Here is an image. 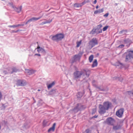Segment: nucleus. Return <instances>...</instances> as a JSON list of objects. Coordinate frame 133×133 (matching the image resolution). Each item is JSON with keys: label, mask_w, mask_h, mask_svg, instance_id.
<instances>
[{"label": "nucleus", "mask_w": 133, "mask_h": 133, "mask_svg": "<svg viewBox=\"0 0 133 133\" xmlns=\"http://www.w3.org/2000/svg\"><path fill=\"white\" fill-rule=\"evenodd\" d=\"M74 6L76 8H78L81 6L80 4L75 3L74 5Z\"/></svg>", "instance_id": "33"}, {"label": "nucleus", "mask_w": 133, "mask_h": 133, "mask_svg": "<svg viewBox=\"0 0 133 133\" xmlns=\"http://www.w3.org/2000/svg\"><path fill=\"white\" fill-rule=\"evenodd\" d=\"M42 17V16L39 17L38 18L34 17L30 19H29L31 22L33 21H36L40 19Z\"/></svg>", "instance_id": "23"}, {"label": "nucleus", "mask_w": 133, "mask_h": 133, "mask_svg": "<svg viewBox=\"0 0 133 133\" xmlns=\"http://www.w3.org/2000/svg\"><path fill=\"white\" fill-rule=\"evenodd\" d=\"M24 25V24H18L17 25H16V26H15V27H18L19 26H23Z\"/></svg>", "instance_id": "43"}, {"label": "nucleus", "mask_w": 133, "mask_h": 133, "mask_svg": "<svg viewBox=\"0 0 133 133\" xmlns=\"http://www.w3.org/2000/svg\"><path fill=\"white\" fill-rule=\"evenodd\" d=\"M114 78L115 79H117V77H115Z\"/></svg>", "instance_id": "59"}, {"label": "nucleus", "mask_w": 133, "mask_h": 133, "mask_svg": "<svg viewBox=\"0 0 133 133\" xmlns=\"http://www.w3.org/2000/svg\"><path fill=\"white\" fill-rule=\"evenodd\" d=\"M90 93H91V91H90Z\"/></svg>", "instance_id": "63"}, {"label": "nucleus", "mask_w": 133, "mask_h": 133, "mask_svg": "<svg viewBox=\"0 0 133 133\" xmlns=\"http://www.w3.org/2000/svg\"><path fill=\"white\" fill-rule=\"evenodd\" d=\"M56 123H54L53 124L52 127L50 128L48 130V132H49L51 131H55Z\"/></svg>", "instance_id": "16"}, {"label": "nucleus", "mask_w": 133, "mask_h": 133, "mask_svg": "<svg viewBox=\"0 0 133 133\" xmlns=\"http://www.w3.org/2000/svg\"><path fill=\"white\" fill-rule=\"evenodd\" d=\"M106 123L108 125L114 126L116 122L115 120L113 118L110 117L107 118L106 120Z\"/></svg>", "instance_id": "5"}, {"label": "nucleus", "mask_w": 133, "mask_h": 133, "mask_svg": "<svg viewBox=\"0 0 133 133\" xmlns=\"http://www.w3.org/2000/svg\"><path fill=\"white\" fill-rule=\"evenodd\" d=\"M40 91V89H38V91Z\"/></svg>", "instance_id": "58"}, {"label": "nucleus", "mask_w": 133, "mask_h": 133, "mask_svg": "<svg viewBox=\"0 0 133 133\" xmlns=\"http://www.w3.org/2000/svg\"><path fill=\"white\" fill-rule=\"evenodd\" d=\"M55 84V83L53 82L52 83L49 84L47 86L48 89L52 87Z\"/></svg>", "instance_id": "29"}, {"label": "nucleus", "mask_w": 133, "mask_h": 133, "mask_svg": "<svg viewBox=\"0 0 133 133\" xmlns=\"http://www.w3.org/2000/svg\"><path fill=\"white\" fill-rule=\"evenodd\" d=\"M44 20H46V21L45 22H43L41 23V24L42 25H43L44 24H46V23H51L52 21V19H51V20L49 19V20H47L46 19H44Z\"/></svg>", "instance_id": "25"}, {"label": "nucleus", "mask_w": 133, "mask_h": 133, "mask_svg": "<svg viewBox=\"0 0 133 133\" xmlns=\"http://www.w3.org/2000/svg\"><path fill=\"white\" fill-rule=\"evenodd\" d=\"M132 95L133 96V92H132Z\"/></svg>", "instance_id": "60"}, {"label": "nucleus", "mask_w": 133, "mask_h": 133, "mask_svg": "<svg viewBox=\"0 0 133 133\" xmlns=\"http://www.w3.org/2000/svg\"><path fill=\"white\" fill-rule=\"evenodd\" d=\"M102 25L100 24L96 26V28H94L91 31L90 33L94 35L95 33L97 34L101 33L102 32V30L101 29Z\"/></svg>", "instance_id": "3"}, {"label": "nucleus", "mask_w": 133, "mask_h": 133, "mask_svg": "<svg viewBox=\"0 0 133 133\" xmlns=\"http://www.w3.org/2000/svg\"><path fill=\"white\" fill-rule=\"evenodd\" d=\"M98 7H99L98 5H97L96 6V8L97 9L98 8Z\"/></svg>", "instance_id": "54"}, {"label": "nucleus", "mask_w": 133, "mask_h": 133, "mask_svg": "<svg viewBox=\"0 0 133 133\" xmlns=\"http://www.w3.org/2000/svg\"><path fill=\"white\" fill-rule=\"evenodd\" d=\"M117 5V3H116L115 4V5Z\"/></svg>", "instance_id": "57"}, {"label": "nucleus", "mask_w": 133, "mask_h": 133, "mask_svg": "<svg viewBox=\"0 0 133 133\" xmlns=\"http://www.w3.org/2000/svg\"><path fill=\"white\" fill-rule=\"evenodd\" d=\"M22 30H16V31H15L14 30H12L11 31V33H14V32H15V33H17V32L19 31H21Z\"/></svg>", "instance_id": "38"}, {"label": "nucleus", "mask_w": 133, "mask_h": 133, "mask_svg": "<svg viewBox=\"0 0 133 133\" xmlns=\"http://www.w3.org/2000/svg\"><path fill=\"white\" fill-rule=\"evenodd\" d=\"M89 130H90L89 129H87L85 131V133H89Z\"/></svg>", "instance_id": "41"}, {"label": "nucleus", "mask_w": 133, "mask_h": 133, "mask_svg": "<svg viewBox=\"0 0 133 133\" xmlns=\"http://www.w3.org/2000/svg\"><path fill=\"white\" fill-rule=\"evenodd\" d=\"M4 123L5 124H6L7 123V122L5 121H4Z\"/></svg>", "instance_id": "53"}, {"label": "nucleus", "mask_w": 133, "mask_h": 133, "mask_svg": "<svg viewBox=\"0 0 133 133\" xmlns=\"http://www.w3.org/2000/svg\"><path fill=\"white\" fill-rule=\"evenodd\" d=\"M98 44V41L96 38H92L88 43L89 46L91 47V48H92Z\"/></svg>", "instance_id": "4"}, {"label": "nucleus", "mask_w": 133, "mask_h": 133, "mask_svg": "<svg viewBox=\"0 0 133 133\" xmlns=\"http://www.w3.org/2000/svg\"><path fill=\"white\" fill-rule=\"evenodd\" d=\"M98 115H95L94 116L92 117L91 118L92 119L93 118H96L98 117Z\"/></svg>", "instance_id": "45"}, {"label": "nucleus", "mask_w": 133, "mask_h": 133, "mask_svg": "<svg viewBox=\"0 0 133 133\" xmlns=\"http://www.w3.org/2000/svg\"><path fill=\"white\" fill-rule=\"evenodd\" d=\"M31 21H30V19H29V20H28L25 23V24H27L28 23H29Z\"/></svg>", "instance_id": "46"}, {"label": "nucleus", "mask_w": 133, "mask_h": 133, "mask_svg": "<svg viewBox=\"0 0 133 133\" xmlns=\"http://www.w3.org/2000/svg\"><path fill=\"white\" fill-rule=\"evenodd\" d=\"M37 43L38 44V42H37Z\"/></svg>", "instance_id": "61"}, {"label": "nucleus", "mask_w": 133, "mask_h": 133, "mask_svg": "<svg viewBox=\"0 0 133 133\" xmlns=\"http://www.w3.org/2000/svg\"><path fill=\"white\" fill-rule=\"evenodd\" d=\"M25 72L28 75H30L34 73L35 71L33 70L27 69L25 70Z\"/></svg>", "instance_id": "14"}, {"label": "nucleus", "mask_w": 133, "mask_h": 133, "mask_svg": "<svg viewBox=\"0 0 133 133\" xmlns=\"http://www.w3.org/2000/svg\"><path fill=\"white\" fill-rule=\"evenodd\" d=\"M98 112L101 115L104 114L106 112L107 110L104 107V106L101 104L99 105Z\"/></svg>", "instance_id": "6"}, {"label": "nucleus", "mask_w": 133, "mask_h": 133, "mask_svg": "<svg viewBox=\"0 0 133 133\" xmlns=\"http://www.w3.org/2000/svg\"><path fill=\"white\" fill-rule=\"evenodd\" d=\"M35 56H41V55L39 54H35Z\"/></svg>", "instance_id": "50"}, {"label": "nucleus", "mask_w": 133, "mask_h": 133, "mask_svg": "<svg viewBox=\"0 0 133 133\" xmlns=\"http://www.w3.org/2000/svg\"><path fill=\"white\" fill-rule=\"evenodd\" d=\"M56 89H52L49 92V94L50 95H53L55 94L56 92Z\"/></svg>", "instance_id": "18"}, {"label": "nucleus", "mask_w": 133, "mask_h": 133, "mask_svg": "<svg viewBox=\"0 0 133 133\" xmlns=\"http://www.w3.org/2000/svg\"><path fill=\"white\" fill-rule=\"evenodd\" d=\"M51 39L52 40L54 41H57V40H58L56 34L52 36V37Z\"/></svg>", "instance_id": "27"}, {"label": "nucleus", "mask_w": 133, "mask_h": 133, "mask_svg": "<svg viewBox=\"0 0 133 133\" xmlns=\"http://www.w3.org/2000/svg\"><path fill=\"white\" fill-rule=\"evenodd\" d=\"M85 92L84 90H83V92H78L77 95V98L80 99L82 97L83 95L85 94Z\"/></svg>", "instance_id": "13"}, {"label": "nucleus", "mask_w": 133, "mask_h": 133, "mask_svg": "<svg viewBox=\"0 0 133 133\" xmlns=\"http://www.w3.org/2000/svg\"><path fill=\"white\" fill-rule=\"evenodd\" d=\"M127 30H122L121 31L119 32V34L120 35H121L123 33L124 34H126L125 33L127 32Z\"/></svg>", "instance_id": "30"}, {"label": "nucleus", "mask_w": 133, "mask_h": 133, "mask_svg": "<svg viewBox=\"0 0 133 133\" xmlns=\"http://www.w3.org/2000/svg\"><path fill=\"white\" fill-rule=\"evenodd\" d=\"M119 65H121V67H122V66H123V64L122 63H120V62H118L116 63V66H119Z\"/></svg>", "instance_id": "34"}, {"label": "nucleus", "mask_w": 133, "mask_h": 133, "mask_svg": "<svg viewBox=\"0 0 133 133\" xmlns=\"http://www.w3.org/2000/svg\"><path fill=\"white\" fill-rule=\"evenodd\" d=\"M128 92H129V93L132 94V93L131 92V91H128Z\"/></svg>", "instance_id": "56"}, {"label": "nucleus", "mask_w": 133, "mask_h": 133, "mask_svg": "<svg viewBox=\"0 0 133 133\" xmlns=\"http://www.w3.org/2000/svg\"><path fill=\"white\" fill-rule=\"evenodd\" d=\"M19 70L18 69L15 67H14L12 68V71L11 72V74H12L13 72H17Z\"/></svg>", "instance_id": "26"}, {"label": "nucleus", "mask_w": 133, "mask_h": 133, "mask_svg": "<svg viewBox=\"0 0 133 133\" xmlns=\"http://www.w3.org/2000/svg\"><path fill=\"white\" fill-rule=\"evenodd\" d=\"M132 126H133V123H132Z\"/></svg>", "instance_id": "62"}, {"label": "nucleus", "mask_w": 133, "mask_h": 133, "mask_svg": "<svg viewBox=\"0 0 133 133\" xmlns=\"http://www.w3.org/2000/svg\"><path fill=\"white\" fill-rule=\"evenodd\" d=\"M95 80H93L92 81V82L93 83H94L95 82Z\"/></svg>", "instance_id": "55"}, {"label": "nucleus", "mask_w": 133, "mask_h": 133, "mask_svg": "<svg viewBox=\"0 0 133 133\" xmlns=\"http://www.w3.org/2000/svg\"><path fill=\"white\" fill-rule=\"evenodd\" d=\"M10 4V6L11 7L13 8L14 9L15 7V6L12 3H9Z\"/></svg>", "instance_id": "36"}, {"label": "nucleus", "mask_w": 133, "mask_h": 133, "mask_svg": "<svg viewBox=\"0 0 133 133\" xmlns=\"http://www.w3.org/2000/svg\"><path fill=\"white\" fill-rule=\"evenodd\" d=\"M95 87L99 89L100 91H107L108 90V89H107L106 90L104 89H101L100 87H98L97 85L95 86Z\"/></svg>", "instance_id": "32"}, {"label": "nucleus", "mask_w": 133, "mask_h": 133, "mask_svg": "<svg viewBox=\"0 0 133 133\" xmlns=\"http://www.w3.org/2000/svg\"><path fill=\"white\" fill-rule=\"evenodd\" d=\"M22 6H20L19 7H15L14 9L17 12L19 13L22 10Z\"/></svg>", "instance_id": "17"}, {"label": "nucleus", "mask_w": 133, "mask_h": 133, "mask_svg": "<svg viewBox=\"0 0 133 133\" xmlns=\"http://www.w3.org/2000/svg\"><path fill=\"white\" fill-rule=\"evenodd\" d=\"M32 98H33V100H34V103H36V101L35 100L34 98L33 97Z\"/></svg>", "instance_id": "52"}, {"label": "nucleus", "mask_w": 133, "mask_h": 133, "mask_svg": "<svg viewBox=\"0 0 133 133\" xmlns=\"http://www.w3.org/2000/svg\"><path fill=\"white\" fill-rule=\"evenodd\" d=\"M81 41H80L79 42H77V45H76V47L77 48L78 47L80 44H81Z\"/></svg>", "instance_id": "35"}, {"label": "nucleus", "mask_w": 133, "mask_h": 133, "mask_svg": "<svg viewBox=\"0 0 133 133\" xmlns=\"http://www.w3.org/2000/svg\"><path fill=\"white\" fill-rule=\"evenodd\" d=\"M26 83L24 81L21 80H18L17 81L16 85L17 86H23L26 85Z\"/></svg>", "instance_id": "9"}, {"label": "nucleus", "mask_w": 133, "mask_h": 133, "mask_svg": "<svg viewBox=\"0 0 133 133\" xmlns=\"http://www.w3.org/2000/svg\"><path fill=\"white\" fill-rule=\"evenodd\" d=\"M98 63L97 62V61L96 59H95L94 60V61L93 62V64L92 65V67L94 68L95 66H97Z\"/></svg>", "instance_id": "24"}, {"label": "nucleus", "mask_w": 133, "mask_h": 133, "mask_svg": "<svg viewBox=\"0 0 133 133\" xmlns=\"http://www.w3.org/2000/svg\"><path fill=\"white\" fill-rule=\"evenodd\" d=\"M123 57L125 58V62H130L131 59H133V50H128L127 52L123 54Z\"/></svg>", "instance_id": "2"}, {"label": "nucleus", "mask_w": 133, "mask_h": 133, "mask_svg": "<svg viewBox=\"0 0 133 133\" xmlns=\"http://www.w3.org/2000/svg\"><path fill=\"white\" fill-rule=\"evenodd\" d=\"M76 106L77 107L79 110H81L83 108V105L80 103L77 104Z\"/></svg>", "instance_id": "21"}, {"label": "nucleus", "mask_w": 133, "mask_h": 133, "mask_svg": "<svg viewBox=\"0 0 133 133\" xmlns=\"http://www.w3.org/2000/svg\"><path fill=\"white\" fill-rule=\"evenodd\" d=\"M16 25H10L9 26V27H13L14 28H16L15 26H16Z\"/></svg>", "instance_id": "49"}, {"label": "nucleus", "mask_w": 133, "mask_h": 133, "mask_svg": "<svg viewBox=\"0 0 133 133\" xmlns=\"http://www.w3.org/2000/svg\"><path fill=\"white\" fill-rule=\"evenodd\" d=\"M85 2H82L81 3V6H82L83 5L85 4Z\"/></svg>", "instance_id": "48"}, {"label": "nucleus", "mask_w": 133, "mask_h": 133, "mask_svg": "<svg viewBox=\"0 0 133 133\" xmlns=\"http://www.w3.org/2000/svg\"><path fill=\"white\" fill-rule=\"evenodd\" d=\"M122 125L120 124H119L118 123L117 125L113 126L112 129L115 131L121 129Z\"/></svg>", "instance_id": "12"}, {"label": "nucleus", "mask_w": 133, "mask_h": 133, "mask_svg": "<svg viewBox=\"0 0 133 133\" xmlns=\"http://www.w3.org/2000/svg\"><path fill=\"white\" fill-rule=\"evenodd\" d=\"M43 125L44 127L46 125V123L45 122V121H44L43 122Z\"/></svg>", "instance_id": "44"}, {"label": "nucleus", "mask_w": 133, "mask_h": 133, "mask_svg": "<svg viewBox=\"0 0 133 133\" xmlns=\"http://www.w3.org/2000/svg\"><path fill=\"white\" fill-rule=\"evenodd\" d=\"M81 56L79 55H75L72 58L71 60V63H73L74 62H76L77 60L78 59H80Z\"/></svg>", "instance_id": "10"}, {"label": "nucleus", "mask_w": 133, "mask_h": 133, "mask_svg": "<svg viewBox=\"0 0 133 133\" xmlns=\"http://www.w3.org/2000/svg\"><path fill=\"white\" fill-rule=\"evenodd\" d=\"M37 49V51L38 52H41L43 54V55H45L46 53V52L45 50L41 47L38 45L37 48L35 49Z\"/></svg>", "instance_id": "11"}, {"label": "nucleus", "mask_w": 133, "mask_h": 133, "mask_svg": "<svg viewBox=\"0 0 133 133\" xmlns=\"http://www.w3.org/2000/svg\"><path fill=\"white\" fill-rule=\"evenodd\" d=\"M94 58V56L93 55H91L89 57V59L90 62H91L92 61Z\"/></svg>", "instance_id": "31"}, {"label": "nucleus", "mask_w": 133, "mask_h": 133, "mask_svg": "<svg viewBox=\"0 0 133 133\" xmlns=\"http://www.w3.org/2000/svg\"><path fill=\"white\" fill-rule=\"evenodd\" d=\"M108 27L109 26L108 25L104 27L103 29V31H106Z\"/></svg>", "instance_id": "37"}, {"label": "nucleus", "mask_w": 133, "mask_h": 133, "mask_svg": "<svg viewBox=\"0 0 133 133\" xmlns=\"http://www.w3.org/2000/svg\"><path fill=\"white\" fill-rule=\"evenodd\" d=\"M104 9L103 8L99 9V10H96L94 12V14H96L102 12L103 11Z\"/></svg>", "instance_id": "20"}, {"label": "nucleus", "mask_w": 133, "mask_h": 133, "mask_svg": "<svg viewBox=\"0 0 133 133\" xmlns=\"http://www.w3.org/2000/svg\"><path fill=\"white\" fill-rule=\"evenodd\" d=\"M96 111V109H92V114H94L95 113Z\"/></svg>", "instance_id": "39"}, {"label": "nucleus", "mask_w": 133, "mask_h": 133, "mask_svg": "<svg viewBox=\"0 0 133 133\" xmlns=\"http://www.w3.org/2000/svg\"><path fill=\"white\" fill-rule=\"evenodd\" d=\"M74 67L76 70L73 74L74 79L77 81H79V79L82 75L83 76L86 75L87 77H89L91 73L90 70L88 69H84L79 71L77 70V68L76 66H74Z\"/></svg>", "instance_id": "1"}, {"label": "nucleus", "mask_w": 133, "mask_h": 133, "mask_svg": "<svg viewBox=\"0 0 133 133\" xmlns=\"http://www.w3.org/2000/svg\"><path fill=\"white\" fill-rule=\"evenodd\" d=\"M1 109H5V107L4 106V105H3L1 107Z\"/></svg>", "instance_id": "47"}, {"label": "nucleus", "mask_w": 133, "mask_h": 133, "mask_svg": "<svg viewBox=\"0 0 133 133\" xmlns=\"http://www.w3.org/2000/svg\"><path fill=\"white\" fill-rule=\"evenodd\" d=\"M124 41L125 43L127 44L129 43V45H130V44L132 43L131 40L129 38L125 39Z\"/></svg>", "instance_id": "19"}, {"label": "nucleus", "mask_w": 133, "mask_h": 133, "mask_svg": "<svg viewBox=\"0 0 133 133\" xmlns=\"http://www.w3.org/2000/svg\"><path fill=\"white\" fill-rule=\"evenodd\" d=\"M109 15V13H107L103 15V16L105 17H107Z\"/></svg>", "instance_id": "42"}, {"label": "nucleus", "mask_w": 133, "mask_h": 133, "mask_svg": "<svg viewBox=\"0 0 133 133\" xmlns=\"http://www.w3.org/2000/svg\"><path fill=\"white\" fill-rule=\"evenodd\" d=\"M29 127L30 126L29 125L28 123L27 122H25L24 124L22 127L23 129H24L29 128Z\"/></svg>", "instance_id": "22"}, {"label": "nucleus", "mask_w": 133, "mask_h": 133, "mask_svg": "<svg viewBox=\"0 0 133 133\" xmlns=\"http://www.w3.org/2000/svg\"><path fill=\"white\" fill-rule=\"evenodd\" d=\"M124 111V109L123 108H121L116 111V115L118 117H121L123 115Z\"/></svg>", "instance_id": "8"}, {"label": "nucleus", "mask_w": 133, "mask_h": 133, "mask_svg": "<svg viewBox=\"0 0 133 133\" xmlns=\"http://www.w3.org/2000/svg\"><path fill=\"white\" fill-rule=\"evenodd\" d=\"M124 46V45L123 44H121L119 46L118 48H123Z\"/></svg>", "instance_id": "40"}, {"label": "nucleus", "mask_w": 133, "mask_h": 133, "mask_svg": "<svg viewBox=\"0 0 133 133\" xmlns=\"http://www.w3.org/2000/svg\"><path fill=\"white\" fill-rule=\"evenodd\" d=\"M103 105L107 110H108L112 105V103L109 101H107L103 103Z\"/></svg>", "instance_id": "7"}, {"label": "nucleus", "mask_w": 133, "mask_h": 133, "mask_svg": "<svg viewBox=\"0 0 133 133\" xmlns=\"http://www.w3.org/2000/svg\"><path fill=\"white\" fill-rule=\"evenodd\" d=\"M56 35L58 40H61L64 37V34L62 33L57 34Z\"/></svg>", "instance_id": "15"}, {"label": "nucleus", "mask_w": 133, "mask_h": 133, "mask_svg": "<svg viewBox=\"0 0 133 133\" xmlns=\"http://www.w3.org/2000/svg\"><path fill=\"white\" fill-rule=\"evenodd\" d=\"M97 2V0H95L94 1V2H93V3H94V4H96V3Z\"/></svg>", "instance_id": "51"}, {"label": "nucleus", "mask_w": 133, "mask_h": 133, "mask_svg": "<svg viewBox=\"0 0 133 133\" xmlns=\"http://www.w3.org/2000/svg\"><path fill=\"white\" fill-rule=\"evenodd\" d=\"M79 110L77 107L76 106L74 107L73 109V111L75 113H77L78 112Z\"/></svg>", "instance_id": "28"}]
</instances>
